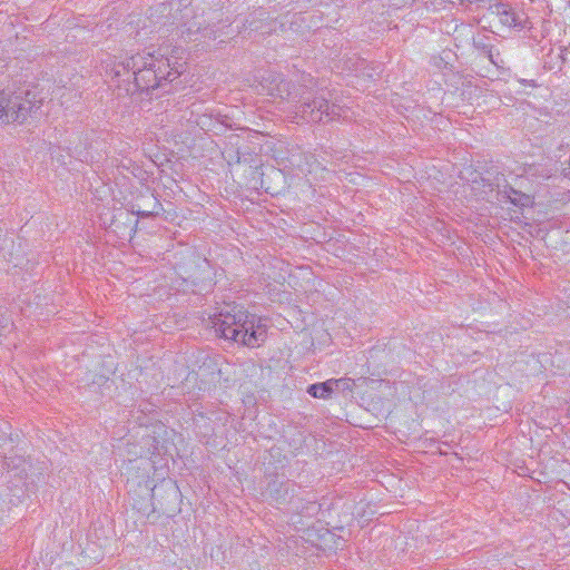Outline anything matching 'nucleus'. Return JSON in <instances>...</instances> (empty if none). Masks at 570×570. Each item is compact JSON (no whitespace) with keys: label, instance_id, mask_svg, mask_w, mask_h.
I'll return each instance as SVG.
<instances>
[{"label":"nucleus","instance_id":"nucleus-12","mask_svg":"<svg viewBox=\"0 0 570 570\" xmlns=\"http://www.w3.org/2000/svg\"><path fill=\"white\" fill-rule=\"evenodd\" d=\"M147 199L153 203L151 207L141 208L140 205H135L132 206V213H136L138 216L141 217L158 215L159 212L161 210V204L153 195H148Z\"/></svg>","mask_w":570,"mask_h":570},{"label":"nucleus","instance_id":"nucleus-18","mask_svg":"<svg viewBox=\"0 0 570 570\" xmlns=\"http://www.w3.org/2000/svg\"><path fill=\"white\" fill-rule=\"evenodd\" d=\"M415 0H404V3H411V2H414Z\"/></svg>","mask_w":570,"mask_h":570},{"label":"nucleus","instance_id":"nucleus-4","mask_svg":"<svg viewBox=\"0 0 570 570\" xmlns=\"http://www.w3.org/2000/svg\"><path fill=\"white\" fill-rule=\"evenodd\" d=\"M363 382L371 390L370 393L365 392L362 397L363 403L366 404V410L373 412L376 416L389 414L396 396L395 384L371 379H364Z\"/></svg>","mask_w":570,"mask_h":570},{"label":"nucleus","instance_id":"nucleus-19","mask_svg":"<svg viewBox=\"0 0 570 570\" xmlns=\"http://www.w3.org/2000/svg\"><path fill=\"white\" fill-rule=\"evenodd\" d=\"M511 203H513L515 205L518 204L515 198H511Z\"/></svg>","mask_w":570,"mask_h":570},{"label":"nucleus","instance_id":"nucleus-15","mask_svg":"<svg viewBox=\"0 0 570 570\" xmlns=\"http://www.w3.org/2000/svg\"><path fill=\"white\" fill-rule=\"evenodd\" d=\"M489 59L497 67H501L504 63L503 59L500 56V52H493L492 49L489 50Z\"/></svg>","mask_w":570,"mask_h":570},{"label":"nucleus","instance_id":"nucleus-1","mask_svg":"<svg viewBox=\"0 0 570 570\" xmlns=\"http://www.w3.org/2000/svg\"><path fill=\"white\" fill-rule=\"evenodd\" d=\"M105 71L111 79L122 80L124 90L127 95L137 91L155 89L163 80L174 81L184 70V65L178 61L171 62L164 53L157 57L154 53H137L124 60L117 57H109L104 62Z\"/></svg>","mask_w":570,"mask_h":570},{"label":"nucleus","instance_id":"nucleus-6","mask_svg":"<svg viewBox=\"0 0 570 570\" xmlns=\"http://www.w3.org/2000/svg\"><path fill=\"white\" fill-rule=\"evenodd\" d=\"M259 86L262 92L269 97L285 99L289 96V83L276 72H265L261 78Z\"/></svg>","mask_w":570,"mask_h":570},{"label":"nucleus","instance_id":"nucleus-17","mask_svg":"<svg viewBox=\"0 0 570 570\" xmlns=\"http://www.w3.org/2000/svg\"><path fill=\"white\" fill-rule=\"evenodd\" d=\"M363 65V60L358 59L357 66L358 68Z\"/></svg>","mask_w":570,"mask_h":570},{"label":"nucleus","instance_id":"nucleus-10","mask_svg":"<svg viewBox=\"0 0 570 570\" xmlns=\"http://www.w3.org/2000/svg\"><path fill=\"white\" fill-rule=\"evenodd\" d=\"M165 491L169 497H173L176 499L178 497V488L175 485V483L171 480L163 481V483L159 487H155L151 491V499L154 501H157L158 504L163 508V502L159 499V492Z\"/></svg>","mask_w":570,"mask_h":570},{"label":"nucleus","instance_id":"nucleus-7","mask_svg":"<svg viewBox=\"0 0 570 570\" xmlns=\"http://www.w3.org/2000/svg\"><path fill=\"white\" fill-rule=\"evenodd\" d=\"M204 22L205 21L198 17H195L194 21L189 22L186 29L187 38L189 40H215L218 37L217 31L210 26H205Z\"/></svg>","mask_w":570,"mask_h":570},{"label":"nucleus","instance_id":"nucleus-11","mask_svg":"<svg viewBox=\"0 0 570 570\" xmlns=\"http://www.w3.org/2000/svg\"><path fill=\"white\" fill-rule=\"evenodd\" d=\"M307 392L313 397L327 399L334 392L332 380H327L326 382L323 383L312 384L308 386Z\"/></svg>","mask_w":570,"mask_h":570},{"label":"nucleus","instance_id":"nucleus-16","mask_svg":"<svg viewBox=\"0 0 570 570\" xmlns=\"http://www.w3.org/2000/svg\"><path fill=\"white\" fill-rule=\"evenodd\" d=\"M443 2H444L443 0L438 1V2L431 1V6L433 7V9H434V10H438V9H440V6H441Z\"/></svg>","mask_w":570,"mask_h":570},{"label":"nucleus","instance_id":"nucleus-14","mask_svg":"<svg viewBox=\"0 0 570 570\" xmlns=\"http://www.w3.org/2000/svg\"><path fill=\"white\" fill-rule=\"evenodd\" d=\"M11 325V320L8 315L0 312V335L6 333Z\"/></svg>","mask_w":570,"mask_h":570},{"label":"nucleus","instance_id":"nucleus-5","mask_svg":"<svg viewBox=\"0 0 570 570\" xmlns=\"http://www.w3.org/2000/svg\"><path fill=\"white\" fill-rule=\"evenodd\" d=\"M340 108L324 98H315L312 101L304 102L299 107L301 118L307 122H322L334 120L337 116Z\"/></svg>","mask_w":570,"mask_h":570},{"label":"nucleus","instance_id":"nucleus-13","mask_svg":"<svg viewBox=\"0 0 570 570\" xmlns=\"http://www.w3.org/2000/svg\"><path fill=\"white\" fill-rule=\"evenodd\" d=\"M333 383V391L341 393L343 396H353V390H354V381L348 377H343L338 380H332Z\"/></svg>","mask_w":570,"mask_h":570},{"label":"nucleus","instance_id":"nucleus-2","mask_svg":"<svg viewBox=\"0 0 570 570\" xmlns=\"http://www.w3.org/2000/svg\"><path fill=\"white\" fill-rule=\"evenodd\" d=\"M210 324L218 336L248 347L258 346L266 338V327L240 305L226 304L210 317Z\"/></svg>","mask_w":570,"mask_h":570},{"label":"nucleus","instance_id":"nucleus-3","mask_svg":"<svg viewBox=\"0 0 570 570\" xmlns=\"http://www.w3.org/2000/svg\"><path fill=\"white\" fill-rule=\"evenodd\" d=\"M43 98L37 90L23 92L0 91V126L23 124L41 108Z\"/></svg>","mask_w":570,"mask_h":570},{"label":"nucleus","instance_id":"nucleus-8","mask_svg":"<svg viewBox=\"0 0 570 570\" xmlns=\"http://www.w3.org/2000/svg\"><path fill=\"white\" fill-rule=\"evenodd\" d=\"M492 12L499 17L500 22L507 27H522L521 16L514 12L508 4L497 3Z\"/></svg>","mask_w":570,"mask_h":570},{"label":"nucleus","instance_id":"nucleus-9","mask_svg":"<svg viewBox=\"0 0 570 570\" xmlns=\"http://www.w3.org/2000/svg\"><path fill=\"white\" fill-rule=\"evenodd\" d=\"M229 145L230 147H226L223 150V157L228 163V165L239 164L240 163V153L239 149V137L237 135L229 136Z\"/></svg>","mask_w":570,"mask_h":570}]
</instances>
